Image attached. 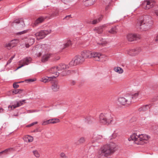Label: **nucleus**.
Here are the masks:
<instances>
[{
  "mask_svg": "<svg viewBox=\"0 0 158 158\" xmlns=\"http://www.w3.org/2000/svg\"><path fill=\"white\" fill-rule=\"evenodd\" d=\"M31 45H30L28 43H27V44H25V47L27 48H28Z\"/></svg>",
  "mask_w": 158,
  "mask_h": 158,
  "instance_id": "50",
  "label": "nucleus"
},
{
  "mask_svg": "<svg viewBox=\"0 0 158 158\" xmlns=\"http://www.w3.org/2000/svg\"><path fill=\"white\" fill-rule=\"evenodd\" d=\"M71 15H67L63 19H68L69 18H71Z\"/></svg>",
  "mask_w": 158,
  "mask_h": 158,
  "instance_id": "49",
  "label": "nucleus"
},
{
  "mask_svg": "<svg viewBox=\"0 0 158 158\" xmlns=\"http://www.w3.org/2000/svg\"><path fill=\"white\" fill-rule=\"evenodd\" d=\"M3 110H4L2 108H0V113L3 112Z\"/></svg>",
  "mask_w": 158,
  "mask_h": 158,
  "instance_id": "54",
  "label": "nucleus"
},
{
  "mask_svg": "<svg viewBox=\"0 0 158 158\" xmlns=\"http://www.w3.org/2000/svg\"><path fill=\"white\" fill-rule=\"evenodd\" d=\"M110 0H103V1L104 2H108Z\"/></svg>",
  "mask_w": 158,
  "mask_h": 158,
  "instance_id": "56",
  "label": "nucleus"
},
{
  "mask_svg": "<svg viewBox=\"0 0 158 158\" xmlns=\"http://www.w3.org/2000/svg\"><path fill=\"white\" fill-rule=\"evenodd\" d=\"M58 69L56 66H54L51 68L49 71L50 73L54 74L55 76H53L50 77H46L42 78V81L46 83L51 81L52 79L56 78L59 75V73L57 72Z\"/></svg>",
  "mask_w": 158,
  "mask_h": 158,
  "instance_id": "5",
  "label": "nucleus"
},
{
  "mask_svg": "<svg viewBox=\"0 0 158 158\" xmlns=\"http://www.w3.org/2000/svg\"><path fill=\"white\" fill-rule=\"evenodd\" d=\"M23 81H22L21 82H15L13 83V88L15 89H17L19 87V85L17 84V83H20V82H23Z\"/></svg>",
  "mask_w": 158,
  "mask_h": 158,
  "instance_id": "39",
  "label": "nucleus"
},
{
  "mask_svg": "<svg viewBox=\"0 0 158 158\" xmlns=\"http://www.w3.org/2000/svg\"><path fill=\"white\" fill-rule=\"evenodd\" d=\"M37 123V122H34L31 123V124H30L29 125H27V127H30L31 126H32L34 125H35V124H36Z\"/></svg>",
  "mask_w": 158,
  "mask_h": 158,
  "instance_id": "44",
  "label": "nucleus"
},
{
  "mask_svg": "<svg viewBox=\"0 0 158 158\" xmlns=\"http://www.w3.org/2000/svg\"><path fill=\"white\" fill-rule=\"evenodd\" d=\"M22 90L19 89H13L12 91V92L13 94H20L22 91Z\"/></svg>",
  "mask_w": 158,
  "mask_h": 158,
  "instance_id": "35",
  "label": "nucleus"
},
{
  "mask_svg": "<svg viewBox=\"0 0 158 158\" xmlns=\"http://www.w3.org/2000/svg\"><path fill=\"white\" fill-rule=\"evenodd\" d=\"M104 27V26L101 27H99L96 28L94 29V30L96 31V32L98 34H100L102 32L103 30L102 28Z\"/></svg>",
  "mask_w": 158,
  "mask_h": 158,
  "instance_id": "30",
  "label": "nucleus"
},
{
  "mask_svg": "<svg viewBox=\"0 0 158 158\" xmlns=\"http://www.w3.org/2000/svg\"><path fill=\"white\" fill-rule=\"evenodd\" d=\"M35 111H33L32 112H35Z\"/></svg>",
  "mask_w": 158,
  "mask_h": 158,
  "instance_id": "58",
  "label": "nucleus"
},
{
  "mask_svg": "<svg viewBox=\"0 0 158 158\" xmlns=\"http://www.w3.org/2000/svg\"><path fill=\"white\" fill-rule=\"evenodd\" d=\"M51 31L50 29L42 30L40 32L36 33L35 35L37 39L39 40L44 38L47 35L50 33Z\"/></svg>",
  "mask_w": 158,
  "mask_h": 158,
  "instance_id": "9",
  "label": "nucleus"
},
{
  "mask_svg": "<svg viewBox=\"0 0 158 158\" xmlns=\"http://www.w3.org/2000/svg\"><path fill=\"white\" fill-rule=\"evenodd\" d=\"M32 152L34 155L37 158H39L40 156V154L38 151L37 150H34L32 151Z\"/></svg>",
  "mask_w": 158,
  "mask_h": 158,
  "instance_id": "38",
  "label": "nucleus"
},
{
  "mask_svg": "<svg viewBox=\"0 0 158 158\" xmlns=\"http://www.w3.org/2000/svg\"><path fill=\"white\" fill-rule=\"evenodd\" d=\"M1 60V58H0V60Z\"/></svg>",
  "mask_w": 158,
  "mask_h": 158,
  "instance_id": "59",
  "label": "nucleus"
},
{
  "mask_svg": "<svg viewBox=\"0 0 158 158\" xmlns=\"http://www.w3.org/2000/svg\"><path fill=\"white\" fill-rule=\"evenodd\" d=\"M14 40H12L11 42V43H10V44H9V46H11V44L13 43V41H14Z\"/></svg>",
  "mask_w": 158,
  "mask_h": 158,
  "instance_id": "55",
  "label": "nucleus"
},
{
  "mask_svg": "<svg viewBox=\"0 0 158 158\" xmlns=\"http://www.w3.org/2000/svg\"><path fill=\"white\" fill-rule=\"evenodd\" d=\"M102 19V15H101L98 19H96L92 21H90V23L93 24H95L101 21Z\"/></svg>",
  "mask_w": 158,
  "mask_h": 158,
  "instance_id": "26",
  "label": "nucleus"
},
{
  "mask_svg": "<svg viewBox=\"0 0 158 158\" xmlns=\"http://www.w3.org/2000/svg\"><path fill=\"white\" fill-rule=\"evenodd\" d=\"M76 83V82L75 81H70V84L71 85H74Z\"/></svg>",
  "mask_w": 158,
  "mask_h": 158,
  "instance_id": "48",
  "label": "nucleus"
},
{
  "mask_svg": "<svg viewBox=\"0 0 158 158\" xmlns=\"http://www.w3.org/2000/svg\"><path fill=\"white\" fill-rule=\"evenodd\" d=\"M45 18H44L43 17H40L38 18L35 21V22L34 24L32 25V26L33 27H34L40 23H42L43 22Z\"/></svg>",
  "mask_w": 158,
  "mask_h": 158,
  "instance_id": "18",
  "label": "nucleus"
},
{
  "mask_svg": "<svg viewBox=\"0 0 158 158\" xmlns=\"http://www.w3.org/2000/svg\"><path fill=\"white\" fill-rule=\"evenodd\" d=\"M24 140L26 141H28L30 142H32L33 140V138L32 137L28 135L26 136L24 138Z\"/></svg>",
  "mask_w": 158,
  "mask_h": 158,
  "instance_id": "29",
  "label": "nucleus"
},
{
  "mask_svg": "<svg viewBox=\"0 0 158 158\" xmlns=\"http://www.w3.org/2000/svg\"><path fill=\"white\" fill-rule=\"evenodd\" d=\"M58 71H61L65 69H68L69 67L67 65H65L64 64H61L58 66H57Z\"/></svg>",
  "mask_w": 158,
  "mask_h": 158,
  "instance_id": "20",
  "label": "nucleus"
},
{
  "mask_svg": "<svg viewBox=\"0 0 158 158\" xmlns=\"http://www.w3.org/2000/svg\"><path fill=\"white\" fill-rule=\"evenodd\" d=\"M132 97L131 96L127 95L124 97H119L118 99V102L121 105H124L126 104L130 105L131 103V99Z\"/></svg>",
  "mask_w": 158,
  "mask_h": 158,
  "instance_id": "7",
  "label": "nucleus"
},
{
  "mask_svg": "<svg viewBox=\"0 0 158 158\" xmlns=\"http://www.w3.org/2000/svg\"><path fill=\"white\" fill-rule=\"evenodd\" d=\"M48 124H49L48 120L46 121L44 120L42 121V125H46Z\"/></svg>",
  "mask_w": 158,
  "mask_h": 158,
  "instance_id": "41",
  "label": "nucleus"
},
{
  "mask_svg": "<svg viewBox=\"0 0 158 158\" xmlns=\"http://www.w3.org/2000/svg\"><path fill=\"white\" fill-rule=\"evenodd\" d=\"M91 58H94L96 61H106L107 57L104 55L97 52H91Z\"/></svg>",
  "mask_w": 158,
  "mask_h": 158,
  "instance_id": "8",
  "label": "nucleus"
},
{
  "mask_svg": "<svg viewBox=\"0 0 158 158\" xmlns=\"http://www.w3.org/2000/svg\"><path fill=\"white\" fill-rule=\"evenodd\" d=\"M85 138L83 137H82L79 140L78 142L80 143H83V142H84L85 141Z\"/></svg>",
  "mask_w": 158,
  "mask_h": 158,
  "instance_id": "43",
  "label": "nucleus"
},
{
  "mask_svg": "<svg viewBox=\"0 0 158 158\" xmlns=\"http://www.w3.org/2000/svg\"><path fill=\"white\" fill-rule=\"evenodd\" d=\"M102 138V136L101 135H94L91 141L92 143L95 142V141L99 139H100Z\"/></svg>",
  "mask_w": 158,
  "mask_h": 158,
  "instance_id": "25",
  "label": "nucleus"
},
{
  "mask_svg": "<svg viewBox=\"0 0 158 158\" xmlns=\"http://www.w3.org/2000/svg\"><path fill=\"white\" fill-rule=\"evenodd\" d=\"M96 0H85V5L86 6H90L93 5Z\"/></svg>",
  "mask_w": 158,
  "mask_h": 158,
  "instance_id": "27",
  "label": "nucleus"
},
{
  "mask_svg": "<svg viewBox=\"0 0 158 158\" xmlns=\"http://www.w3.org/2000/svg\"><path fill=\"white\" fill-rule=\"evenodd\" d=\"M102 42L100 43H99V44L103 45L106 44V42L105 40L102 39Z\"/></svg>",
  "mask_w": 158,
  "mask_h": 158,
  "instance_id": "46",
  "label": "nucleus"
},
{
  "mask_svg": "<svg viewBox=\"0 0 158 158\" xmlns=\"http://www.w3.org/2000/svg\"><path fill=\"white\" fill-rule=\"evenodd\" d=\"M116 147V144L112 142L103 145L98 151V157L99 158L108 157L114 152V149Z\"/></svg>",
  "mask_w": 158,
  "mask_h": 158,
  "instance_id": "1",
  "label": "nucleus"
},
{
  "mask_svg": "<svg viewBox=\"0 0 158 158\" xmlns=\"http://www.w3.org/2000/svg\"><path fill=\"white\" fill-rule=\"evenodd\" d=\"M49 123H55L59 122V120L57 118H52L48 120Z\"/></svg>",
  "mask_w": 158,
  "mask_h": 158,
  "instance_id": "32",
  "label": "nucleus"
},
{
  "mask_svg": "<svg viewBox=\"0 0 158 158\" xmlns=\"http://www.w3.org/2000/svg\"><path fill=\"white\" fill-rule=\"evenodd\" d=\"M59 15V10L58 9L54 10L52 11L51 16H56Z\"/></svg>",
  "mask_w": 158,
  "mask_h": 158,
  "instance_id": "34",
  "label": "nucleus"
},
{
  "mask_svg": "<svg viewBox=\"0 0 158 158\" xmlns=\"http://www.w3.org/2000/svg\"><path fill=\"white\" fill-rule=\"evenodd\" d=\"M114 70L116 72L119 74L122 73L123 72V69L120 67H115L114 69Z\"/></svg>",
  "mask_w": 158,
  "mask_h": 158,
  "instance_id": "28",
  "label": "nucleus"
},
{
  "mask_svg": "<svg viewBox=\"0 0 158 158\" xmlns=\"http://www.w3.org/2000/svg\"><path fill=\"white\" fill-rule=\"evenodd\" d=\"M108 32L112 34H116L117 32L116 27L115 26L111 28V29L108 31Z\"/></svg>",
  "mask_w": 158,
  "mask_h": 158,
  "instance_id": "31",
  "label": "nucleus"
},
{
  "mask_svg": "<svg viewBox=\"0 0 158 158\" xmlns=\"http://www.w3.org/2000/svg\"><path fill=\"white\" fill-rule=\"evenodd\" d=\"M114 118V115L110 112L104 114H101L100 115L99 121L100 123L106 124L111 123Z\"/></svg>",
  "mask_w": 158,
  "mask_h": 158,
  "instance_id": "4",
  "label": "nucleus"
},
{
  "mask_svg": "<svg viewBox=\"0 0 158 158\" xmlns=\"http://www.w3.org/2000/svg\"><path fill=\"white\" fill-rule=\"evenodd\" d=\"M26 81H30V82H32V81H34V80L32 79H29L26 80Z\"/></svg>",
  "mask_w": 158,
  "mask_h": 158,
  "instance_id": "52",
  "label": "nucleus"
},
{
  "mask_svg": "<svg viewBox=\"0 0 158 158\" xmlns=\"http://www.w3.org/2000/svg\"><path fill=\"white\" fill-rule=\"evenodd\" d=\"M139 94L138 92H137L136 93H135L134 94H128V96H131V97H132L131 99V102H133V100L134 99H136L138 96Z\"/></svg>",
  "mask_w": 158,
  "mask_h": 158,
  "instance_id": "33",
  "label": "nucleus"
},
{
  "mask_svg": "<svg viewBox=\"0 0 158 158\" xmlns=\"http://www.w3.org/2000/svg\"><path fill=\"white\" fill-rule=\"evenodd\" d=\"M137 27L141 31H146L149 29L153 24L152 17L148 15L143 16V19L137 22Z\"/></svg>",
  "mask_w": 158,
  "mask_h": 158,
  "instance_id": "2",
  "label": "nucleus"
},
{
  "mask_svg": "<svg viewBox=\"0 0 158 158\" xmlns=\"http://www.w3.org/2000/svg\"><path fill=\"white\" fill-rule=\"evenodd\" d=\"M127 38L129 41H132L138 39H139V38L136 34H130L127 35Z\"/></svg>",
  "mask_w": 158,
  "mask_h": 158,
  "instance_id": "13",
  "label": "nucleus"
},
{
  "mask_svg": "<svg viewBox=\"0 0 158 158\" xmlns=\"http://www.w3.org/2000/svg\"><path fill=\"white\" fill-rule=\"evenodd\" d=\"M31 61V57H26L23 59V60H20L19 62V64H22L23 66L28 65Z\"/></svg>",
  "mask_w": 158,
  "mask_h": 158,
  "instance_id": "15",
  "label": "nucleus"
},
{
  "mask_svg": "<svg viewBox=\"0 0 158 158\" xmlns=\"http://www.w3.org/2000/svg\"><path fill=\"white\" fill-rule=\"evenodd\" d=\"M25 100H23L22 101H19V102H17L16 105L15 104L12 106H8V108H10L11 109H14L17 107H19L23 105V103L25 102Z\"/></svg>",
  "mask_w": 158,
  "mask_h": 158,
  "instance_id": "17",
  "label": "nucleus"
},
{
  "mask_svg": "<svg viewBox=\"0 0 158 158\" xmlns=\"http://www.w3.org/2000/svg\"><path fill=\"white\" fill-rule=\"evenodd\" d=\"M84 61V58L81 56H76L69 62V65L73 66L82 63Z\"/></svg>",
  "mask_w": 158,
  "mask_h": 158,
  "instance_id": "6",
  "label": "nucleus"
},
{
  "mask_svg": "<svg viewBox=\"0 0 158 158\" xmlns=\"http://www.w3.org/2000/svg\"><path fill=\"white\" fill-rule=\"evenodd\" d=\"M155 13L156 15L158 16V9L155 10Z\"/></svg>",
  "mask_w": 158,
  "mask_h": 158,
  "instance_id": "53",
  "label": "nucleus"
},
{
  "mask_svg": "<svg viewBox=\"0 0 158 158\" xmlns=\"http://www.w3.org/2000/svg\"><path fill=\"white\" fill-rule=\"evenodd\" d=\"M15 55H14L11 57V58L7 62L6 65L10 64L12 60L15 57Z\"/></svg>",
  "mask_w": 158,
  "mask_h": 158,
  "instance_id": "40",
  "label": "nucleus"
},
{
  "mask_svg": "<svg viewBox=\"0 0 158 158\" xmlns=\"http://www.w3.org/2000/svg\"><path fill=\"white\" fill-rule=\"evenodd\" d=\"M141 51V49L140 48H137L134 49H129L127 50V52L128 55L131 56H135L139 54Z\"/></svg>",
  "mask_w": 158,
  "mask_h": 158,
  "instance_id": "11",
  "label": "nucleus"
},
{
  "mask_svg": "<svg viewBox=\"0 0 158 158\" xmlns=\"http://www.w3.org/2000/svg\"><path fill=\"white\" fill-rule=\"evenodd\" d=\"M29 31V30L28 29L23 31L17 32L16 33L17 35H22L27 33Z\"/></svg>",
  "mask_w": 158,
  "mask_h": 158,
  "instance_id": "37",
  "label": "nucleus"
},
{
  "mask_svg": "<svg viewBox=\"0 0 158 158\" xmlns=\"http://www.w3.org/2000/svg\"><path fill=\"white\" fill-rule=\"evenodd\" d=\"M157 99H158V97H157Z\"/></svg>",
  "mask_w": 158,
  "mask_h": 158,
  "instance_id": "57",
  "label": "nucleus"
},
{
  "mask_svg": "<svg viewBox=\"0 0 158 158\" xmlns=\"http://www.w3.org/2000/svg\"><path fill=\"white\" fill-rule=\"evenodd\" d=\"M91 52L89 51H84L81 53V56L84 58L85 60V58H91Z\"/></svg>",
  "mask_w": 158,
  "mask_h": 158,
  "instance_id": "14",
  "label": "nucleus"
},
{
  "mask_svg": "<svg viewBox=\"0 0 158 158\" xmlns=\"http://www.w3.org/2000/svg\"><path fill=\"white\" fill-rule=\"evenodd\" d=\"M15 23L20 24L22 25L23 27L25 26V24L23 19H18L15 20L12 23V25L13 26Z\"/></svg>",
  "mask_w": 158,
  "mask_h": 158,
  "instance_id": "19",
  "label": "nucleus"
},
{
  "mask_svg": "<svg viewBox=\"0 0 158 158\" xmlns=\"http://www.w3.org/2000/svg\"><path fill=\"white\" fill-rule=\"evenodd\" d=\"M41 50V47L40 46H37L35 48V50L38 51V52H36L35 55L37 57H39L41 55L42 52H40V51Z\"/></svg>",
  "mask_w": 158,
  "mask_h": 158,
  "instance_id": "23",
  "label": "nucleus"
},
{
  "mask_svg": "<svg viewBox=\"0 0 158 158\" xmlns=\"http://www.w3.org/2000/svg\"><path fill=\"white\" fill-rule=\"evenodd\" d=\"M13 151L14 149L11 148L6 149L5 150L0 152V157L2 156V154L5 155L7 154L9 152Z\"/></svg>",
  "mask_w": 158,
  "mask_h": 158,
  "instance_id": "22",
  "label": "nucleus"
},
{
  "mask_svg": "<svg viewBox=\"0 0 158 158\" xmlns=\"http://www.w3.org/2000/svg\"><path fill=\"white\" fill-rule=\"evenodd\" d=\"M150 138L148 135L144 134H139L134 133L131 135L130 138L128 139L129 141L134 140L135 143L137 144L143 145L147 143Z\"/></svg>",
  "mask_w": 158,
  "mask_h": 158,
  "instance_id": "3",
  "label": "nucleus"
},
{
  "mask_svg": "<svg viewBox=\"0 0 158 158\" xmlns=\"http://www.w3.org/2000/svg\"><path fill=\"white\" fill-rule=\"evenodd\" d=\"M52 80L51 81H52L51 88L53 91H57L60 88V86L58 84V82L56 81H54Z\"/></svg>",
  "mask_w": 158,
  "mask_h": 158,
  "instance_id": "12",
  "label": "nucleus"
},
{
  "mask_svg": "<svg viewBox=\"0 0 158 158\" xmlns=\"http://www.w3.org/2000/svg\"><path fill=\"white\" fill-rule=\"evenodd\" d=\"M72 44V42L70 40H68L64 43L61 44L60 45V48L61 49H63L67 48L69 47Z\"/></svg>",
  "mask_w": 158,
  "mask_h": 158,
  "instance_id": "16",
  "label": "nucleus"
},
{
  "mask_svg": "<svg viewBox=\"0 0 158 158\" xmlns=\"http://www.w3.org/2000/svg\"><path fill=\"white\" fill-rule=\"evenodd\" d=\"M19 65H21L19 66V67H18L16 69H19V68H20L24 66L22 64H20Z\"/></svg>",
  "mask_w": 158,
  "mask_h": 158,
  "instance_id": "51",
  "label": "nucleus"
},
{
  "mask_svg": "<svg viewBox=\"0 0 158 158\" xmlns=\"http://www.w3.org/2000/svg\"><path fill=\"white\" fill-rule=\"evenodd\" d=\"M86 122L88 123H91L92 120L91 118H87L86 119Z\"/></svg>",
  "mask_w": 158,
  "mask_h": 158,
  "instance_id": "42",
  "label": "nucleus"
},
{
  "mask_svg": "<svg viewBox=\"0 0 158 158\" xmlns=\"http://www.w3.org/2000/svg\"><path fill=\"white\" fill-rule=\"evenodd\" d=\"M154 3L152 1L145 0L142 3V6L145 9H148L153 7Z\"/></svg>",
  "mask_w": 158,
  "mask_h": 158,
  "instance_id": "10",
  "label": "nucleus"
},
{
  "mask_svg": "<svg viewBox=\"0 0 158 158\" xmlns=\"http://www.w3.org/2000/svg\"><path fill=\"white\" fill-rule=\"evenodd\" d=\"M117 135L116 133H114L112 134L111 137H110V139H112V138H115L116 137H117Z\"/></svg>",
  "mask_w": 158,
  "mask_h": 158,
  "instance_id": "45",
  "label": "nucleus"
},
{
  "mask_svg": "<svg viewBox=\"0 0 158 158\" xmlns=\"http://www.w3.org/2000/svg\"><path fill=\"white\" fill-rule=\"evenodd\" d=\"M60 156L61 157L63 158H65L66 157L65 154L64 153H61L60 154Z\"/></svg>",
  "mask_w": 158,
  "mask_h": 158,
  "instance_id": "47",
  "label": "nucleus"
},
{
  "mask_svg": "<svg viewBox=\"0 0 158 158\" xmlns=\"http://www.w3.org/2000/svg\"><path fill=\"white\" fill-rule=\"evenodd\" d=\"M50 54H46L44 55L42 57L41 60L42 62H45L48 60L50 57Z\"/></svg>",
  "mask_w": 158,
  "mask_h": 158,
  "instance_id": "24",
  "label": "nucleus"
},
{
  "mask_svg": "<svg viewBox=\"0 0 158 158\" xmlns=\"http://www.w3.org/2000/svg\"><path fill=\"white\" fill-rule=\"evenodd\" d=\"M35 41V39L30 38L27 39V42L30 45H32L33 44Z\"/></svg>",
  "mask_w": 158,
  "mask_h": 158,
  "instance_id": "36",
  "label": "nucleus"
},
{
  "mask_svg": "<svg viewBox=\"0 0 158 158\" xmlns=\"http://www.w3.org/2000/svg\"><path fill=\"white\" fill-rule=\"evenodd\" d=\"M152 105L151 104L146 105L143 106L142 107L140 108L139 110V111H145L148 110L151 107Z\"/></svg>",
  "mask_w": 158,
  "mask_h": 158,
  "instance_id": "21",
  "label": "nucleus"
}]
</instances>
